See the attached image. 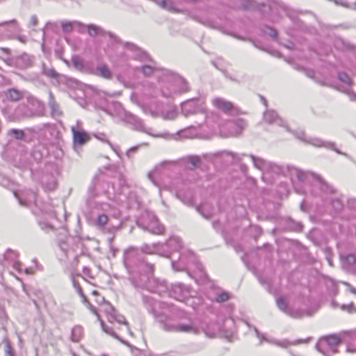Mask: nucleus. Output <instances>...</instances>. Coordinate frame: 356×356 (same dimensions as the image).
<instances>
[{"label": "nucleus", "mask_w": 356, "mask_h": 356, "mask_svg": "<svg viewBox=\"0 0 356 356\" xmlns=\"http://www.w3.org/2000/svg\"><path fill=\"white\" fill-rule=\"evenodd\" d=\"M309 143H311L312 145H314V146H316V147L325 146L326 147H328V148H330V149H334V143H324L322 140H321L320 139H317V138L313 139L312 141H310Z\"/></svg>", "instance_id": "obj_36"}, {"label": "nucleus", "mask_w": 356, "mask_h": 356, "mask_svg": "<svg viewBox=\"0 0 356 356\" xmlns=\"http://www.w3.org/2000/svg\"><path fill=\"white\" fill-rule=\"evenodd\" d=\"M142 251L145 253L152 254L154 252V250L147 245H144L142 247Z\"/></svg>", "instance_id": "obj_64"}, {"label": "nucleus", "mask_w": 356, "mask_h": 356, "mask_svg": "<svg viewBox=\"0 0 356 356\" xmlns=\"http://www.w3.org/2000/svg\"><path fill=\"white\" fill-rule=\"evenodd\" d=\"M197 211L206 219H209L211 214L209 213H204V207H197Z\"/></svg>", "instance_id": "obj_59"}, {"label": "nucleus", "mask_w": 356, "mask_h": 356, "mask_svg": "<svg viewBox=\"0 0 356 356\" xmlns=\"http://www.w3.org/2000/svg\"><path fill=\"white\" fill-rule=\"evenodd\" d=\"M93 74L106 79H111L113 76L111 70L106 65H98Z\"/></svg>", "instance_id": "obj_16"}, {"label": "nucleus", "mask_w": 356, "mask_h": 356, "mask_svg": "<svg viewBox=\"0 0 356 356\" xmlns=\"http://www.w3.org/2000/svg\"><path fill=\"white\" fill-rule=\"evenodd\" d=\"M276 302L278 308L286 314L289 309H290L289 307H288L286 300L284 298L280 297L277 298Z\"/></svg>", "instance_id": "obj_35"}, {"label": "nucleus", "mask_w": 356, "mask_h": 356, "mask_svg": "<svg viewBox=\"0 0 356 356\" xmlns=\"http://www.w3.org/2000/svg\"><path fill=\"white\" fill-rule=\"evenodd\" d=\"M153 221L155 222V215L148 211H145L140 217L137 220V225L142 228L143 229H145L147 227H149V224Z\"/></svg>", "instance_id": "obj_5"}, {"label": "nucleus", "mask_w": 356, "mask_h": 356, "mask_svg": "<svg viewBox=\"0 0 356 356\" xmlns=\"http://www.w3.org/2000/svg\"><path fill=\"white\" fill-rule=\"evenodd\" d=\"M230 296L228 293L223 291L218 293L216 297V301L217 302H223L229 298Z\"/></svg>", "instance_id": "obj_46"}, {"label": "nucleus", "mask_w": 356, "mask_h": 356, "mask_svg": "<svg viewBox=\"0 0 356 356\" xmlns=\"http://www.w3.org/2000/svg\"><path fill=\"white\" fill-rule=\"evenodd\" d=\"M62 29L64 33H70L73 31L74 22H67L61 23Z\"/></svg>", "instance_id": "obj_41"}, {"label": "nucleus", "mask_w": 356, "mask_h": 356, "mask_svg": "<svg viewBox=\"0 0 356 356\" xmlns=\"http://www.w3.org/2000/svg\"><path fill=\"white\" fill-rule=\"evenodd\" d=\"M263 32H264V34L270 36L274 40H277V39L278 33L276 31V30H275L272 27H270V26H264V29H263Z\"/></svg>", "instance_id": "obj_39"}, {"label": "nucleus", "mask_w": 356, "mask_h": 356, "mask_svg": "<svg viewBox=\"0 0 356 356\" xmlns=\"http://www.w3.org/2000/svg\"><path fill=\"white\" fill-rule=\"evenodd\" d=\"M162 116L165 120H173L176 118L177 113L175 109H170L165 113H163Z\"/></svg>", "instance_id": "obj_48"}, {"label": "nucleus", "mask_w": 356, "mask_h": 356, "mask_svg": "<svg viewBox=\"0 0 356 356\" xmlns=\"http://www.w3.org/2000/svg\"><path fill=\"white\" fill-rule=\"evenodd\" d=\"M105 312L107 315L108 320L110 322L117 321L119 323L127 324L124 317L118 314L115 309L108 302V307L105 309Z\"/></svg>", "instance_id": "obj_6"}, {"label": "nucleus", "mask_w": 356, "mask_h": 356, "mask_svg": "<svg viewBox=\"0 0 356 356\" xmlns=\"http://www.w3.org/2000/svg\"><path fill=\"white\" fill-rule=\"evenodd\" d=\"M15 196L18 200L21 206L28 207L31 203L36 204V193L31 191L23 196H19L17 193H14Z\"/></svg>", "instance_id": "obj_7"}, {"label": "nucleus", "mask_w": 356, "mask_h": 356, "mask_svg": "<svg viewBox=\"0 0 356 356\" xmlns=\"http://www.w3.org/2000/svg\"><path fill=\"white\" fill-rule=\"evenodd\" d=\"M125 120H126L127 122L132 124L134 127L135 129L140 131L148 133V131L145 128V126H144V124H143L142 120H140L136 115H134L131 113L127 114Z\"/></svg>", "instance_id": "obj_13"}, {"label": "nucleus", "mask_w": 356, "mask_h": 356, "mask_svg": "<svg viewBox=\"0 0 356 356\" xmlns=\"http://www.w3.org/2000/svg\"><path fill=\"white\" fill-rule=\"evenodd\" d=\"M212 103L216 108L226 114L236 115L238 113V109L234 107V104L223 98L216 97L213 99Z\"/></svg>", "instance_id": "obj_4"}, {"label": "nucleus", "mask_w": 356, "mask_h": 356, "mask_svg": "<svg viewBox=\"0 0 356 356\" xmlns=\"http://www.w3.org/2000/svg\"><path fill=\"white\" fill-rule=\"evenodd\" d=\"M156 3L163 9L170 12H177L172 1L168 0H154Z\"/></svg>", "instance_id": "obj_25"}, {"label": "nucleus", "mask_w": 356, "mask_h": 356, "mask_svg": "<svg viewBox=\"0 0 356 356\" xmlns=\"http://www.w3.org/2000/svg\"><path fill=\"white\" fill-rule=\"evenodd\" d=\"M155 318L161 324V327L167 332H177V324L165 322V316L162 314L155 316Z\"/></svg>", "instance_id": "obj_15"}, {"label": "nucleus", "mask_w": 356, "mask_h": 356, "mask_svg": "<svg viewBox=\"0 0 356 356\" xmlns=\"http://www.w3.org/2000/svg\"><path fill=\"white\" fill-rule=\"evenodd\" d=\"M172 80L175 86L177 88L175 92L181 93L189 90V86L186 81L179 75H172Z\"/></svg>", "instance_id": "obj_12"}, {"label": "nucleus", "mask_w": 356, "mask_h": 356, "mask_svg": "<svg viewBox=\"0 0 356 356\" xmlns=\"http://www.w3.org/2000/svg\"><path fill=\"white\" fill-rule=\"evenodd\" d=\"M311 175L315 178L320 184L321 190L325 193H333L334 189L330 186L322 177L314 173H311Z\"/></svg>", "instance_id": "obj_17"}, {"label": "nucleus", "mask_w": 356, "mask_h": 356, "mask_svg": "<svg viewBox=\"0 0 356 356\" xmlns=\"http://www.w3.org/2000/svg\"><path fill=\"white\" fill-rule=\"evenodd\" d=\"M72 284L74 287L76 289L77 293L79 294V296H83V290L81 286L79 285V282L76 280L73 279Z\"/></svg>", "instance_id": "obj_56"}, {"label": "nucleus", "mask_w": 356, "mask_h": 356, "mask_svg": "<svg viewBox=\"0 0 356 356\" xmlns=\"http://www.w3.org/2000/svg\"><path fill=\"white\" fill-rule=\"evenodd\" d=\"M176 197L180 200L181 201H182L184 204H187V205H190L192 204V200L191 198H184V197H182V195L181 193H176Z\"/></svg>", "instance_id": "obj_55"}, {"label": "nucleus", "mask_w": 356, "mask_h": 356, "mask_svg": "<svg viewBox=\"0 0 356 356\" xmlns=\"http://www.w3.org/2000/svg\"><path fill=\"white\" fill-rule=\"evenodd\" d=\"M254 330V332H255V334H256L257 337L261 340V342L262 341H268V342H271L270 340L267 339L263 334L260 333L259 332V330L256 327Z\"/></svg>", "instance_id": "obj_60"}, {"label": "nucleus", "mask_w": 356, "mask_h": 356, "mask_svg": "<svg viewBox=\"0 0 356 356\" xmlns=\"http://www.w3.org/2000/svg\"><path fill=\"white\" fill-rule=\"evenodd\" d=\"M74 25L75 26H76L78 28V31L79 33H83L84 32V30H85V25H83V24H81V22H76V21H74Z\"/></svg>", "instance_id": "obj_62"}, {"label": "nucleus", "mask_w": 356, "mask_h": 356, "mask_svg": "<svg viewBox=\"0 0 356 356\" xmlns=\"http://www.w3.org/2000/svg\"><path fill=\"white\" fill-rule=\"evenodd\" d=\"M42 74L50 79H58L59 77V74L53 67H48L44 63H42Z\"/></svg>", "instance_id": "obj_22"}, {"label": "nucleus", "mask_w": 356, "mask_h": 356, "mask_svg": "<svg viewBox=\"0 0 356 356\" xmlns=\"http://www.w3.org/2000/svg\"><path fill=\"white\" fill-rule=\"evenodd\" d=\"M332 207L337 211H340L342 208V204L339 200H334L332 202Z\"/></svg>", "instance_id": "obj_58"}, {"label": "nucleus", "mask_w": 356, "mask_h": 356, "mask_svg": "<svg viewBox=\"0 0 356 356\" xmlns=\"http://www.w3.org/2000/svg\"><path fill=\"white\" fill-rule=\"evenodd\" d=\"M98 178L97 177H94L92 180V182L88 187V199L92 200L95 198L97 195V193L96 191V186L97 184Z\"/></svg>", "instance_id": "obj_29"}, {"label": "nucleus", "mask_w": 356, "mask_h": 356, "mask_svg": "<svg viewBox=\"0 0 356 356\" xmlns=\"http://www.w3.org/2000/svg\"><path fill=\"white\" fill-rule=\"evenodd\" d=\"M38 24V17L36 15H32L31 17L29 26H35Z\"/></svg>", "instance_id": "obj_63"}, {"label": "nucleus", "mask_w": 356, "mask_h": 356, "mask_svg": "<svg viewBox=\"0 0 356 356\" xmlns=\"http://www.w3.org/2000/svg\"><path fill=\"white\" fill-rule=\"evenodd\" d=\"M286 314L295 318H301L302 316V312L300 310L293 309L291 308L289 309Z\"/></svg>", "instance_id": "obj_50"}, {"label": "nucleus", "mask_w": 356, "mask_h": 356, "mask_svg": "<svg viewBox=\"0 0 356 356\" xmlns=\"http://www.w3.org/2000/svg\"><path fill=\"white\" fill-rule=\"evenodd\" d=\"M143 303L145 305L147 309L151 314H152L154 316L158 315L155 313V311L154 309L155 300L152 298L146 296H143Z\"/></svg>", "instance_id": "obj_27"}, {"label": "nucleus", "mask_w": 356, "mask_h": 356, "mask_svg": "<svg viewBox=\"0 0 356 356\" xmlns=\"http://www.w3.org/2000/svg\"><path fill=\"white\" fill-rule=\"evenodd\" d=\"M266 172H272L275 174H280L282 171L280 166L277 165L275 163H272L269 162L267 170H265Z\"/></svg>", "instance_id": "obj_47"}, {"label": "nucleus", "mask_w": 356, "mask_h": 356, "mask_svg": "<svg viewBox=\"0 0 356 356\" xmlns=\"http://www.w3.org/2000/svg\"><path fill=\"white\" fill-rule=\"evenodd\" d=\"M142 72L145 76H149L154 72V68L149 65H143L141 68Z\"/></svg>", "instance_id": "obj_53"}, {"label": "nucleus", "mask_w": 356, "mask_h": 356, "mask_svg": "<svg viewBox=\"0 0 356 356\" xmlns=\"http://www.w3.org/2000/svg\"><path fill=\"white\" fill-rule=\"evenodd\" d=\"M295 173H296V176L299 181L303 182L305 181L307 176V173H306L303 171H301L300 170L296 169V168L295 169Z\"/></svg>", "instance_id": "obj_51"}, {"label": "nucleus", "mask_w": 356, "mask_h": 356, "mask_svg": "<svg viewBox=\"0 0 356 356\" xmlns=\"http://www.w3.org/2000/svg\"><path fill=\"white\" fill-rule=\"evenodd\" d=\"M18 253L16 251H14L11 249H8L4 254V257L6 260H9L14 262L16 261Z\"/></svg>", "instance_id": "obj_38"}, {"label": "nucleus", "mask_w": 356, "mask_h": 356, "mask_svg": "<svg viewBox=\"0 0 356 356\" xmlns=\"http://www.w3.org/2000/svg\"><path fill=\"white\" fill-rule=\"evenodd\" d=\"M264 120L268 124L279 123L281 120L274 111H267L264 114Z\"/></svg>", "instance_id": "obj_24"}, {"label": "nucleus", "mask_w": 356, "mask_h": 356, "mask_svg": "<svg viewBox=\"0 0 356 356\" xmlns=\"http://www.w3.org/2000/svg\"><path fill=\"white\" fill-rule=\"evenodd\" d=\"M170 161H163L162 163H161L159 165H156L154 170L152 172H150L148 173V178L149 179L153 182L154 184H156V182L153 178V173L157 170H159L161 168H162L163 166H164L165 165L168 164V163H170Z\"/></svg>", "instance_id": "obj_44"}, {"label": "nucleus", "mask_w": 356, "mask_h": 356, "mask_svg": "<svg viewBox=\"0 0 356 356\" xmlns=\"http://www.w3.org/2000/svg\"><path fill=\"white\" fill-rule=\"evenodd\" d=\"M88 29V34L92 36H96L97 35H108L111 38L114 37L113 35L108 32L106 33L105 31H104L102 28L95 25V24H90L87 26Z\"/></svg>", "instance_id": "obj_18"}, {"label": "nucleus", "mask_w": 356, "mask_h": 356, "mask_svg": "<svg viewBox=\"0 0 356 356\" xmlns=\"http://www.w3.org/2000/svg\"><path fill=\"white\" fill-rule=\"evenodd\" d=\"M9 135L13 136L17 140H22L24 138L25 134L24 131L20 129H12L8 132Z\"/></svg>", "instance_id": "obj_40"}, {"label": "nucleus", "mask_w": 356, "mask_h": 356, "mask_svg": "<svg viewBox=\"0 0 356 356\" xmlns=\"http://www.w3.org/2000/svg\"><path fill=\"white\" fill-rule=\"evenodd\" d=\"M177 332L197 333V328L192 324H177Z\"/></svg>", "instance_id": "obj_28"}, {"label": "nucleus", "mask_w": 356, "mask_h": 356, "mask_svg": "<svg viewBox=\"0 0 356 356\" xmlns=\"http://www.w3.org/2000/svg\"><path fill=\"white\" fill-rule=\"evenodd\" d=\"M250 158L254 163V165L257 169H259L261 171H265L267 170L269 162L266 160L257 157L254 155H250Z\"/></svg>", "instance_id": "obj_21"}, {"label": "nucleus", "mask_w": 356, "mask_h": 356, "mask_svg": "<svg viewBox=\"0 0 356 356\" xmlns=\"http://www.w3.org/2000/svg\"><path fill=\"white\" fill-rule=\"evenodd\" d=\"M341 342V338L337 334H330L327 336L322 337L319 341L316 343V348L325 356H327L326 348L330 349L332 353H336L338 352L337 346Z\"/></svg>", "instance_id": "obj_2"}, {"label": "nucleus", "mask_w": 356, "mask_h": 356, "mask_svg": "<svg viewBox=\"0 0 356 356\" xmlns=\"http://www.w3.org/2000/svg\"><path fill=\"white\" fill-rule=\"evenodd\" d=\"M165 245L171 248L173 251H177L181 248V241L178 237H170L166 241Z\"/></svg>", "instance_id": "obj_26"}, {"label": "nucleus", "mask_w": 356, "mask_h": 356, "mask_svg": "<svg viewBox=\"0 0 356 356\" xmlns=\"http://www.w3.org/2000/svg\"><path fill=\"white\" fill-rule=\"evenodd\" d=\"M287 225L286 229L289 231H300L302 229V225L300 222H295L291 219L286 220Z\"/></svg>", "instance_id": "obj_33"}, {"label": "nucleus", "mask_w": 356, "mask_h": 356, "mask_svg": "<svg viewBox=\"0 0 356 356\" xmlns=\"http://www.w3.org/2000/svg\"><path fill=\"white\" fill-rule=\"evenodd\" d=\"M136 267L138 273L154 275V264L149 262L145 258L142 259Z\"/></svg>", "instance_id": "obj_10"}, {"label": "nucleus", "mask_w": 356, "mask_h": 356, "mask_svg": "<svg viewBox=\"0 0 356 356\" xmlns=\"http://www.w3.org/2000/svg\"><path fill=\"white\" fill-rule=\"evenodd\" d=\"M86 305H87L88 308V309H90V311H91L94 314H95V315L97 316L98 319L100 321L101 319H100L99 315V314H98V313H97V311L96 308H95L94 306H92V305L90 303V302H87V304H86Z\"/></svg>", "instance_id": "obj_61"}, {"label": "nucleus", "mask_w": 356, "mask_h": 356, "mask_svg": "<svg viewBox=\"0 0 356 356\" xmlns=\"http://www.w3.org/2000/svg\"><path fill=\"white\" fill-rule=\"evenodd\" d=\"M155 222L154 223L153 221L149 224V227H147L145 230L149 232L152 234H161L163 232L164 228L159 223L157 218L155 216Z\"/></svg>", "instance_id": "obj_20"}, {"label": "nucleus", "mask_w": 356, "mask_h": 356, "mask_svg": "<svg viewBox=\"0 0 356 356\" xmlns=\"http://www.w3.org/2000/svg\"><path fill=\"white\" fill-rule=\"evenodd\" d=\"M188 160L193 167H197L200 163V159L197 156H189Z\"/></svg>", "instance_id": "obj_54"}, {"label": "nucleus", "mask_w": 356, "mask_h": 356, "mask_svg": "<svg viewBox=\"0 0 356 356\" xmlns=\"http://www.w3.org/2000/svg\"><path fill=\"white\" fill-rule=\"evenodd\" d=\"M256 6L253 0H241V7L245 10L252 9Z\"/></svg>", "instance_id": "obj_45"}, {"label": "nucleus", "mask_w": 356, "mask_h": 356, "mask_svg": "<svg viewBox=\"0 0 356 356\" xmlns=\"http://www.w3.org/2000/svg\"><path fill=\"white\" fill-rule=\"evenodd\" d=\"M49 106L51 108L52 115H60L61 111L59 110L58 104L56 103L54 95L51 92H49Z\"/></svg>", "instance_id": "obj_23"}, {"label": "nucleus", "mask_w": 356, "mask_h": 356, "mask_svg": "<svg viewBox=\"0 0 356 356\" xmlns=\"http://www.w3.org/2000/svg\"><path fill=\"white\" fill-rule=\"evenodd\" d=\"M172 292L176 293H181L182 296H186L188 293L187 286L182 284H175L172 286Z\"/></svg>", "instance_id": "obj_32"}, {"label": "nucleus", "mask_w": 356, "mask_h": 356, "mask_svg": "<svg viewBox=\"0 0 356 356\" xmlns=\"http://www.w3.org/2000/svg\"><path fill=\"white\" fill-rule=\"evenodd\" d=\"M3 341L6 345L5 356H15V350L11 346L9 339L5 337Z\"/></svg>", "instance_id": "obj_37"}, {"label": "nucleus", "mask_w": 356, "mask_h": 356, "mask_svg": "<svg viewBox=\"0 0 356 356\" xmlns=\"http://www.w3.org/2000/svg\"><path fill=\"white\" fill-rule=\"evenodd\" d=\"M83 336V329L81 326H75L72 330L71 339L74 342H78Z\"/></svg>", "instance_id": "obj_30"}, {"label": "nucleus", "mask_w": 356, "mask_h": 356, "mask_svg": "<svg viewBox=\"0 0 356 356\" xmlns=\"http://www.w3.org/2000/svg\"><path fill=\"white\" fill-rule=\"evenodd\" d=\"M131 284L138 289L147 290L150 292L157 291L158 281L154 275L138 273L129 278Z\"/></svg>", "instance_id": "obj_1"}, {"label": "nucleus", "mask_w": 356, "mask_h": 356, "mask_svg": "<svg viewBox=\"0 0 356 356\" xmlns=\"http://www.w3.org/2000/svg\"><path fill=\"white\" fill-rule=\"evenodd\" d=\"M194 107L193 100H188L181 105V111L185 116H188L193 113V108Z\"/></svg>", "instance_id": "obj_31"}, {"label": "nucleus", "mask_w": 356, "mask_h": 356, "mask_svg": "<svg viewBox=\"0 0 356 356\" xmlns=\"http://www.w3.org/2000/svg\"><path fill=\"white\" fill-rule=\"evenodd\" d=\"M298 70H301L302 72H305V75L313 79L314 81L316 79V78L315 77V72L313 70H311V69H305L304 67H300V66H298L296 67Z\"/></svg>", "instance_id": "obj_43"}, {"label": "nucleus", "mask_w": 356, "mask_h": 356, "mask_svg": "<svg viewBox=\"0 0 356 356\" xmlns=\"http://www.w3.org/2000/svg\"><path fill=\"white\" fill-rule=\"evenodd\" d=\"M100 323H101V325H102V330L106 332L107 334L117 338V339H119L118 336L115 334V332L113 330L112 328L111 327H107L104 321L102 320H100Z\"/></svg>", "instance_id": "obj_49"}, {"label": "nucleus", "mask_w": 356, "mask_h": 356, "mask_svg": "<svg viewBox=\"0 0 356 356\" xmlns=\"http://www.w3.org/2000/svg\"><path fill=\"white\" fill-rule=\"evenodd\" d=\"M247 123L243 119H237L234 122H230L229 124V127H236L235 131H231L229 133V136H238L241 135L243 130L246 127Z\"/></svg>", "instance_id": "obj_14"}, {"label": "nucleus", "mask_w": 356, "mask_h": 356, "mask_svg": "<svg viewBox=\"0 0 356 356\" xmlns=\"http://www.w3.org/2000/svg\"><path fill=\"white\" fill-rule=\"evenodd\" d=\"M72 63L76 70H82L84 67L83 60L77 55H74L72 57Z\"/></svg>", "instance_id": "obj_34"}, {"label": "nucleus", "mask_w": 356, "mask_h": 356, "mask_svg": "<svg viewBox=\"0 0 356 356\" xmlns=\"http://www.w3.org/2000/svg\"><path fill=\"white\" fill-rule=\"evenodd\" d=\"M108 222V216L105 214L98 216L97 220V225L99 227L104 226Z\"/></svg>", "instance_id": "obj_52"}, {"label": "nucleus", "mask_w": 356, "mask_h": 356, "mask_svg": "<svg viewBox=\"0 0 356 356\" xmlns=\"http://www.w3.org/2000/svg\"><path fill=\"white\" fill-rule=\"evenodd\" d=\"M58 28V24L54 22H47L44 29H51L54 32H56V29Z\"/></svg>", "instance_id": "obj_57"}, {"label": "nucleus", "mask_w": 356, "mask_h": 356, "mask_svg": "<svg viewBox=\"0 0 356 356\" xmlns=\"http://www.w3.org/2000/svg\"><path fill=\"white\" fill-rule=\"evenodd\" d=\"M8 99L11 102H17L23 97L22 92L16 88H9L5 93Z\"/></svg>", "instance_id": "obj_19"}, {"label": "nucleus", "mask_w": 356, "mask_h": 356, "mask_svg": "<svg viewBox=\"0 0 356 356\" xmlns=\"http://www.w3.org/2000/svg\"><path fill=\"white\" fill-rule=\"evenodd\" d=\"M338 78L340 81L343 83L347 86H350L352 81L350 77L344 72H339L338 74Z\"/></svg>", "instance_id": "obj_42"}, {"label": "nucleus", "mask_w": 356, "mask_h": 356, "mask_svg": "<svg viewBox=\"0 0 356 356\" xmlns=\"http://www.w3.org/2000/svg\"><path fill=\"white\" fill-rule=\"evenodd\" d=\"M341 261L343 270L348 273L354 272V265L356 262V258L354 254L341 255Z\"/></svg>", "instance_id": "obj_8"}, {"label": "nucleus", "mask_w": 356, "mask_h": 356, "mask_svg": "<svg viewBox=\"0 0 356 356\" xmlns=\"http://www.w3.org/2000/svg\"><path fill=\"white\" fill-rule=\"evenodd\" d=\"M142 257L141 252L135 248H129L124 251L123 262L126 268L129 270L134 266H137Z\"/></svg>", "instance_id": "obj_3"}, {"label": "nucleus", "mask_w": 356, "mask_h": 356, "mask_svg": "<svg viewBox=\"0 0 356 356\" xmlns=\"http://www.w3.org/2000/svg\"><path fill=\"white\" fill-rule=\"evenodd\" d=\"M34 57L26 54L18 56L16 59V65L19 68L26 69L33 65Z\"/></svg>", "instance_id": "obj_11"}, {"label": "nucleus", "mask_w": 356, "mask_h": 356, "mask_svg": "<svg viewBox=\"0 0 356 356\" xmlns=\"http://www.w3.org/2000/svg\"><path fill=\"white\" fill-rule=\"evenodd\" d=\"M73 135V143L74 145H83L90 140V136L85 131L76 130L74 127H72Z\"/></svg>", "instance_id": "obj_9"}]
</instances>
